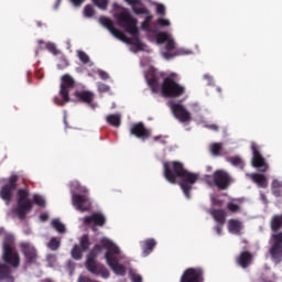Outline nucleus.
Returning <instances> with one entry per match:
<instances>
[{
  "label": "nucleus",
  "instance_id": "obj_1",
  "mask_svg": "<svg viewBox=\"0 0 282 282\" xmlns=\"http://www.w3.org/2000/svg\"><path fill=\"white\" fill-rule=\"evenodd\" d=\"M117 19L119 23H121L122 26H124L126 32L131 34L132 39L127 36L124 32L116 29L113 26V21L107 17H100L99 22L104 25V28H107V30L118 39L119 41H122L123 43H128V45H134L138 50H142V43H140V32L138 31V20H135L133 17H131V13L127 11H122L117 15Z\"/></svg>",
  "mask_w": 282,
  "mask_h": 282
},
{
  "label": "nucleus",
  "instance_id": "obj_2",
  "mask_svg": "<svg viewBox=\"0 0 282 282\" xmlns=\"http://www.w3.org/2000/svg\"><path fill=\"white\" fill-rule=\"evenodd\" d=\"M14 235L4 234L2 240L3 262H0V282H15L17 279L12 275V268L17 270L21 265V254L17 251Z\"/></svg>",
  "mask_w": 282,
  "mask_h": 282
},
{
  "label": "nucleus",
  "instance_id": "obj_3",
  "mask_svg": "<svg viewBox=\"0 0 282 282\" xmlns=\"http://www.w3.org/2000/svg\"><path fill=\"white\" fill-rule=\"evenodd\" d=\"M164 177L170 184H177L181 186L185 197L191 199V191L193 185L199 180V175L193 172H188L184 169V163L180 161L165 162L163 164Z\"/></svg>",
  "mask_w": 282,
  "mask_h": 282
},
{
  "label": "nucleus",
  "instance_id": "obj_4",
  "mask_svg": "<svg viewBox=\"0 0 282 282\" xmlns=\"http://www.w3.org/2000/svg\"><path fill=\"white\" fill-rule=\"evenodd\" d=\"M100 245H95L94 248L89 251L87 259L96 260L98 254L102 252V248H105V259L107 265L117 274L118 276H124L127 274V267L120 263L118 256L120 254V248L113 243L109 238H101Z\"/></svg>",
  "mask_w": 282,
  "mask_h": 282
},
{
  "label": "nucleus",
  "instance_id": "obj_5",
  "mask_svg": "<svg viewBox=\"0 0 282 282\" xmlns=\"http://www.w3.org/2000/svg\"><path fill=\"white\" fill-rule=\"evenodd\" d=\"M100 245H95L94 248L89 251L87 259L96 260L98 254L102 252V248H105V259L107 265L117 274L118 276H124L127 274V267L120 263L118 256L120 254V248L113 243L109 238H101Z\"/></svg>",
  "mask_w": 282,
  "mask_h": 282
},
{
  "label": "nucleus",
  "instance_id": "obj_6",
  "mask_svg": "<svg viewBox=\"0 0 282 282\" xmlns=\"http://www.w3.org/2000/svg\"><path fill=\"white\" fill-rule=\"evenodd\" d=\"M100 245H95L94 248L89 251L87 259L96 260L98 254L102 252V248H105V259L107 265L117 274L118 276H124L127 274V267L120 263L118 256L120 254V248L113 243L109 238H101Z\"/></svg>",
  "mask_w": 282,
  "mask_h": 282
},
{
  "label": "nucleus",
  "instance_id": "obj_7",
  "mask_svg": "<svg viewBox=\"0 0 282 282\" xmlns=\"http://www.w3.org/2000/svg\"><path fill=\"white\" fill-rule=\"evenodd\" d=\"M282 228V215L274 216L271 220V230L279 232ZM273 243L270 248V254L275 263L282 261V232L272 235Z\"/></svg>",
  "mask_w": 282,
  "mask_h": 282
},
{
  "label": "nucleus",
  "instance_id": "obj_8",
  "mask_svg": "<svg viewBox=\"0 0 282 282\" xmlns=\"http://www.w3.org/2000/svg\"><path fill=\"white\" fill-rule=\"evenodd\" d=\"M33 207L34 202L30 199V191L28 188L18 189L17 208L13 209V213L18 215L21 221L28 217V213H31Z\"/></svg>",
  "mask_w": 282,
  "mask_h": 282
},
{
  "label": "nucleus",
  "instance_id": "obj_9",
  "mask_svg": "<svg viewBox=\"0 0 282 282\" xmlns=\"http://www.w3.org/2000/svg\"><path fill=\"white\" fill-rule=\"evenodd\" d=\"M161 91L164 98H180L186 94V87L175 82L173 75H170L163 79Z\"/></svg>",
  "mask_w": 282,
  "mask_h": 282
},
{
  "label": "nucleus",
  "instance_id": "obj_10",
  "mask_svg": "<svg viewBox=\"0 0 282 282\" xmlns=\"http://www.w3.org/2000/svg\"><path fill=\"white\" fill-rule=\"evenodd\" d=\"M205 181L208 186H216L218 191H226L230 186L232 178L228 172L217 170L214 175H206Z\"/></svg>",
  "mask_w": 282,
  "mask_h": 282
},
{
  "label": "nucleus",
  "instance_id": "obj_11",
  "mask_svg": "<svg viewBox=\"0 0 282 282\" xmlns=\"http://www.w3.org/2000/svg\"><path fill=\"white\" fill-rule=\"evenodd\" d=\"M61 89L59 95L63 97V100L58 97H55V105H59V107H64L65 102H69V89H74L76 86V80L69 74H65L61 77Z\"/></svg>",
  "mask_w": 282,
  "mask_h": 282
},
{
  "label": "nucleus",
  "instance_id": "obj_12",
  "mask_svg": "<svg viewBox=\"0 0 282 282\" xmlns=\"http://www.w3.org/2000/svg\"><path fill=\"white\" fill-rule=\"evenodd\" d=\"M19 175L12 174L7 180V183L0 187V198L6 202L7 206H10L14 197V192L18 188Z\"/></svg>",
  "mask_w": 282,
  "mask_h": 282
},
{
  "label": "nucleus",
  "instance_id": "obj_13",
  "mask_svg": "<svg viewBox=\"0 0 282 282\" xmlns=\"http://www.w3.org/2000/svg\"><path fill=\"white\" fill-rule=\"evenodd\" d=\"M170 107L174 118L180 120V122H191V112L182 105V102H175L173 100L169 101Z\"/></svg>",
  "mask_w": 282,
  "mask_h": 282
},
{
  "label": "nucleus",
  "instance_id": "obj_14",
  "mask_svg": "<svg viewBox=\"0 0 282 282\" xmlns=\"http://www.w3.org/2000/svg\"><path fill=\"white\" fill-rule=\"evenodd\" d=\"M20 250L24 256L26 265H32L39 261V251L30 242H20Z\"/></svg>",
  "mask_w": 282,
  "mask_h": 282
},
{
  "label": "nucleus",
  "instance_id": "obj_15",
  "mask_svg": "<svg viewBox=\"0 0 282 282\" xmlns=\"http://www.w3.org/2000/svg\"><path fill=\"white\" fill-rule=\"evenodd\" d=\"M180 282H204V268H187L181 275Z\"/></svg>",
  "mask_w": 282,
  "mask_h": 282
},
{
  "label": "nucleus",
  "instance_id": "obj_16",
  "mask_svg": "<svg viewBox=\"0 0 282 282\" xmlns=\"http://www.w3.org/2000/svg\"><path fill=\"white\" fill-rule=\"evenodd\" d=\"M72 202L74 208L79 210V213H87L91 208V202H89V198L85 194H73Z\"/></svg>",
  "mask_w": 282,
  "mask_h": 282
},
{
  "label": "nucleus",
  "instance_id": "obj_17",
  "mask_svg": "<svg viewBox=\"0 0 282 282\" xmlns=\"http://www.w3.org/2000/svg\"><path fill=\"white\" fill-rule=\"evenodd\" d=\"M251 151L253 153L252 156V166L254 169L261 171V173H265L268 171V163H265V159L261 155V152H259V149L257 148V143H251Z\"/></svg>",
  "mask_w": 282,
  "mask_h": 282
},
{
  "label": "nucleus",
  "instance_id": "obj_18",
  "mask_svg": "<svg viewBox=\"0 0 282 282\" xmlns=\"http://www.w3.org/2000/svg\"><path fill=\"white\" fill-rule=\"evenodd\" d=\"M131 135L139 138V140H149L151 138V131L144 127V123L138 122L130 129Z\"/></svg>",
  "mask_w": 282,
  "mask_h": 282
},
{
  "label": "nucleus",
  "instance_id": "obj_19",
  "mask_svg": "<svg viewBox=\"0 0 282 282\" xmlns=\"http://www.w3.org/2000/svg\"><path fill=\"white\" fill-rule=\"evenodd\" d=\"M85 226L94 224V226H99L100 228L107 224V218L101 213H93L90 216L84 217Z\"/></svg>",
  "mask_w": 282,
  "mask_h": 282
},
{
  "label": "nucleus",
  "instance_id": "obj_20",
  "mask_svg": "<svg viewBox=\"0 0 282 282\" xmlns=\"http://www.w3.org/2000/svg\"><path fill=\"white\" fill-rule=\"evenodd\" d=\"M156 43L159 45L165 44L166 52H173L175 50V40L171 37V35L167 32H160L156 34Z\"/></svg>",
  "mask_w": 282,
  "mask_h": 282
},
{
  "label": "nucleus",
  "instance_id": "obj_21",
  "mask_svg": "<svg viewBox=\"0 0 282 282\" xmlns=\"http://www.w3.org/2000/svg\"><path fill=\"white\" fill-rule=\"evenodd\" d=\"M142 249V257H149L153 250H155V246H158V241L153 238H149L140 242Z\"/></svg>",
  "mask_w": 282,
  "mask_h": 282
},
{
  "label": "nucleus",
  "instance_id": "obj_22",
  "mask_svg": "<svg viewBox=\"0 0 282 282\" xmlns=\"http://www.w3.org/2000/svg\"><path fill=\"white\" fill-rule=\"evenodd\" d=\"M75 96L80 100V102H85L86 105H91L94 102V98H96V95L89 90L76 91Z\"/></svg>",
  "mask_w": 282,
  "mask_h": 282
},
{
  "label": "nucleus",
  "instance_id": "obj_23",
  "mask_svg": "<svg viewBox=\"0 0 282 282\" xmlns=\"http://www.w3.org/2000/svg\"><path fill=\"white\" fill-rule=\"evenodd\" d=\"M251 261H252V253H250V251H242L237 258L238 265H240V268H243V269L248 268Z\"/></svg>",
  "mask_w": 282,
  "mask_h": 282
},
{
  "label": "nucleus",
  "instance_id": "obj_24",
  "mask_svg": "<svg viewBox=\"0 0 282 282\" xmlns=\"http://www.w3.org/2000/svg\"><path fill=\"white\" fill-rule=\"evenodd\" d=\"M228 230L231 232V235H241V230H243V224L237 219H229Z\"/></svg>",
  "mask_w": 282,
  "mask_h": 282
},
{
  "label": "nucleus",
  "instance_id": "obj_25",
  "mask_svg": "<svg viewBox=\"0 0 282 282\" xmlns=\"http://www.w3.org/2000/svg\"><path fill=\"white\" fill-rule=\"evenodd\" d=\"M209 215H212L213 219H215L220 226H224V224H226L225 209H212L209 212Z\"/></svg>",
  "mask_w": 282,
  "mask_h": 282
},
{
  "label": "nucleus",
  "instance_id": "obj_26",
  "mask_svg": "<svg viewBox=\"0 0 282 282\" xmlns=\"http://www.w3.org/2000/svg\"><path fill=\"white\" fill-rule=\"evenodd\" d=\"M102 265H99L98 262L94 259H87L86 260V270L90 272V274H95L96 276L100 275V268Z\"/></svg>",
  "mask_w": 282,
  "mask_h": 282
},
{
  "label": "nucleus",
  "instance_id": "obj_27",
  "mask_svg": "<svg viewBox=\"0 0 282 282\" xmlns=\"http://www.w3.org/2000/svg\"><path fill=\"white\" fill-rule=\"evenodd\" d=\"M251 180L254 182L260 188H268V178L263 174L253 173L251 174Z\"/></svg>",
  "mask_w": 282,
  "mask_h": 282
},
{
  "label": "nucleus",
  "instance_id": "obj_28",
  "mask_svg": "<svg viewBox=\"0 0 282 282\" xmlns=\"http://www.w3.org/2000/svg\"><path fill=\"white\" fill-rule=\"evenodd\" d=\"M106 122L108 124H110V127H115L116 129H118V127H120V124H122V117L118 113L108 115L106 117Z\"/></svg>",
  "mask_w": 282,
  "mask_h": 282
},
{
  "label": "nucleus",
  "instance_id": "obj_29",
  "mask_svg": "<svg viewBox=\"0 0 282 282\" xmlns=\"http://www.w3.org/2000/svg\"><path fill=\"white\" fill-rule=\"evenodd\" d=\"M147 83L152 94H158L160 91V83L158 82V77L152 76L150 78H147Z\"/></svg>",
  "mask_w": 282,
  "mask_h": 282
},
{
  "label": "nucleus",
  "instance_id": "obj_30",
  "mask_svg": "<svg viewBox=\"0 0 282 282\" xmlns=\"http://www.w3.org/2000/svg\"><path fill=\"white\" fill-rule=\"evenodd\" d=\"M70 189L73 195H77L76 193H87V188L83 187L78 181H74L70 183Z\"/></svg>",
  "mask_w": 282,
  "mask_h": 282
},
{
  "label": "nucleus",
  "instance_id": "obj_31",
  "mask_svg": "<svg viewBox=\"0 0 282 282\" xmlns=\"http://www.w3.org/2000/svg\"><path fill=\"white\" fill-rule=\"evenodd\" d=\"M90 246L91 242L89 241V236L84 235L79 240V248L83 250V252H87Z\"/></svg>",
  "mask_w": 282,
  "mask_h": 282
},
{
  "label": "nucleus",
  "instance_id": "obj_32",
  "mask_svg": "<svg viewBox=\"0 0 282 282\" xmlns=\"http://www.w3.org/2000/svg\"><path fill=\"white\" fill-rule=\"evenodd\" d=\"M51 224H52V227L56 231H58L61 235L65 234L66 228H65V225H63V223H61V220L53 219Z\"/></svg>",
  "mask_w": 282,
  "mask_h": 282
},
{
  "label": "nucleus",
  "instance_id": "obj_33",
  "mask_svg": "<svg viewBox=\"0 0 282 282\" xmlns=\"http://www.w3.org/2000/svg\"><path fill=\"white\" fill-rule=\"evenodd\" d=\"M47 248H50V250L56 251L61 248V239L53 237L51 238V240L47 243Z\"/></svg>",
  "mask_w": 282,
  "mask_h": 282
},
{
  "label": "nucleus",
  "instance_id": "obj_34",
  "mask_svg": "<svg viewBox=\"0 0 282 282\" xmlns=\"http://www.w3.org/2000/svg\"><path fill=\"white\" fill-rule=\"evenodd\" d=\"M70 254L73 259H76V260L83 259V249L80 248V246L75 245L70 251Z\"/></svg>",
  "mask_w": 282,
  "mask_h": 282
},
{
  "label": "nucleus",
  "instance_id": "obj_35",
  "mask_svg": "<svg viewBox=\"0 0 282 282\" xmlns=\"http://www.w3.org/2000/svg\"><path fill=\"white\" fill-rule=\"evenodd\" d=\"M151 21H153V15L148 14V17L141 23L142 30H145V32H151Z\"/></svg>",
  "mask_w": 282,
  "mask_h": 282
},
{
  "label": "nucleus",
  "instance_id": "obj_36",
  "mask_svg": "<svg viewBox=\"0 0 282 282\" xmlns=\"http://www.w3.org/2000/svg\"><path fill=\"white\" fill-rule=\"evenodd\" d=\"M33 202L36 204V206H40V208H45V198H43V196L34 194Z\"/></svg>",
  "mask_w": 282,
  "mask_h": 282
},
{
  "label": "nucleus",
  "instance_id": "obj_37",
  "mask_svg": "<svg viewBox=\"0 0 282 282\" xmlns=\"http://www.w3.org/2000/svg\"><path fill=\"white\" fill-rule=\"evenodd\" d=\"M223 145L221 143H213L210 145L212 154H214L216 158L220 155Z\"/></svg>",
  "mask_w": 282,
  "mask_h": 282
},
{
  "label": "nucleus",
  "instance_id": "obj_38",
  "mask_svg": "<svg viewBox=\"0 0 282 282\" xmlns=\"http://www.w3.org/2000/svg\"><path fill=\"white\" fill-rule=\"evenodd\" d=\"M230 163L234 166H238L239 169H243V166H245L243 160H241V158H239V156L231 158Z\"/></svg>",
  "mask_w": 282,
  "mask_h": 282
},
{
  "label": "nucleus",
  "instance_id": "obj_39",
  "mask_svg": "<svg viewBox=\"0 0 282 282\" xmlns=\"http://www.w3.org/2000/svg\"><path fill=\"white\" fill-rule=\"evenodd\" d=\"M227 210H229V213H234V214L239 213L241 210V206L239 204L228 203Z\"/></svg>",
  "mask_w": 282,
  "mask_h": 282
},
{
  "label": "nucleus",
  "instance_id": "obj_40",
  "mask_svg": "<svg viewBox=\"0 0 282 282\" xmlns=\"http://www.w3.org/2000/svg\"><path fill=\"white\" fill-rule=\"evenodd\" d=\"M93 3L100 8V10H107V6H109V0H93Z\"/></svg>",
  "mask_w": 282,
  "mask_h": 282
},
{
  "label": "nucleus",
  "instance_id": "obj_41",
  "mask_svg": "<svg viewBox=\"0 0 282 282\" xmlns=\"http://www.w3.org/2000/svg\"><path fill=\"white\" fill-rule=\"evenodd\" d=\"M132 11L134 12V14H151V12L149 11V9L141 7V8H137L135 6L132 7Z\"/></svg>",
  "mask_w": 282,
  "mask_h": 282
},
{
  "label": "nucleus",
  "instance_id": "obj_42",
  "mask_svg": "<svg viewBox=\"0 0 282 282\" xmlns=\"http://www.w3.org/2000/svg\"><path fill=\"white\" fill-rule=\"evenodd\" d=\"M78 58L82 63H84V65H87V63H89V55H87V53L83 51L78 52Z\"/></svg>",
  "mask_w": 282,
  "mask_h": 282
},
{
  "label": "nucleus",
  "instance_id": "obj_43",
  "mask_svg": "<svg viewBox=\"0 0 282 282\" xmlns=\"http://www.w3.org/2000/svg\"><path fill=\"white\" fill-rule=\"evenodd\" d=\"M94 13H95L94 7L90 6V4H87V6L85 7V9H84V14H85V17H88V18L94 17Z\"/></svg>",
  "mask_w": 282,
  "mask_h": 282
},
{
  "label": "nucleus",
  "instance_id": "obj_44",
  "mask_svg": "<svg viewBox=\"0 0 282 282\" xmlns=\"http://www.w3.org/2000/svg\"><path fill=\"white\" fill-rule=\"evenodd\" d=\"M97 88H98V91H100V94H107V91H109L110 89V87L104 83H98Z\"/></svg>",
  "mask_w": 282,
  "mask_h": 282
},
{
  "label": "nucleus",
  "instance_id": "obj_45",
  "mask_svg": "<svg viewBox=\"0 0 282 282\" xmlns=\"http://www.w3.org/2000/svg\"><path fill=\"white\" fill-rule=\"evenodd\" d=\"M158 25H160L161 28H169L171 26V21L160 18L156 20Z\"/></svg>",
  "mask_w": 282,
  "mask_h": 282
},
{
  "label": "nucleus",
  "instance_id": "obj_46",
  "mask_svg": "<svg viewBox=\"0 0 282 282\" xmlns=\"http://www.w3.org/2000/svg\"><path fill=\"white\" fill-rule=\"evenodd\" d=\"M46 48L48 50V52H51L54 56H58V54H61V51H58V48H56V45L54 44H47Z\"/></svg>",
  "mask_w": 282,
  "mask_h": 282
},
{
  "label": "nucleus",
  "instance_id": "obj_47",
  "mask_svg": "<svg viewBox=\"0 0 282 282\" xmlns=\"http://www.w3.org/2000/svg\"><path fill=\"white\" fill-rule=\"evenodd\" d=\"M99 274L102 276V279H109L110 275L109 270L102 265L99 269Z\"/></svg>",
  "mask_w": 282,
  "mask_h": 282
},
{
  "label": "nucleus",
  "instance_id": "obj_48",
  "mask_svg": "<svg viewBox=\"0 0 282 282\" xmlns=\"http://www.w3.org/2000/svg\"><path fill=\"white\" fill-rule=\"evenodd\" d=\"M171 51H167L166 53L163 54L164 58H166V61H171V58H175V56H180V54H182V52H177L175 54L170 53Z\"/></svg>",
  "mask_w": 282,
  "mask_h": 282
},
{
  "label": "nucleus",
  "instance_id": "obj_49",
  "mask_svg": "<svg viewBox=\"0 0 282 282\" xmlns=\"http://www.w3.org/2000/svg\"><path fill=\"white\" fill-rule=\"evenodd\" d=\"M156 12L161 17H164V14H166V7H164V4H158L156 6Z\"/></svg>",
  "mask_w": 282,
  "mask_h": 282
},
{
  "label": "nucleus",
  "instance_id": "obj_50",
  "mask_svg": "<svg viewBox=\"0 0 282 282\" xmlns=\"http://www.w3.org/2000/svg\"><path fill=\"white\" fill-rule=\"evenodd\" d=\"M98 76L101 80H109V73L105 70H98Z\"/></svg>",
  "mask_w": 282,
  "mask_h": 282
},
{
  "label": "nucleus",
  "instance_id": "obj_51",
  "mask_svg": "<svg viewBox=\"0 0 282 282\" xmlns=\"http://www.w3.org/2000/svg\"><path fill=\"white\" fill-rule=\"evenodd\" d=\"M281 186H282V183L280 181L274 180L272 182V189L281 188Z\"/></svg>",
  "mask_w": 282,
  "mask_h": 282
},
{
  "label": "nucleus",
  "instance_id": "obj_52",
  "mask_svg": "<svg viewBox=\"0 0 282 282\" xmlns=\"http://www.w3.org/2000/svg\"><path fill=\"white\" fill-rule=\"evenodd\" d=\"M78 282H96L85 275H80L79 279H78Z\"/></svg>",
  "mask_w": 282,
  "mask_h": 282
},
{
  "label": "nucleus",
  "instance_id": "obj_53",
  "mask_svg": "<svg viewBox=\"0 0 282 282\" xmlns=\"http://www.w3.org/2000/svg\"><path fill=\"white\" fill-rule=\"evenodd\" d=\"M207 129H210V131H219V126L217 124H207Z\"/></svg>",
  "mask_w": 282,
  "mask_h": 282
},
{
  "label": "nucleus",
  "instance_id": "obj_54",
  "mask_svg": "<svg viewBox=\"0 0 282 282\" xmlns=\"http://www.w3.org/2000/svg\"><path fill=\"white\" fill-rule=\"evenodd\" d=\"M40 219L42 221H47L50 219V215H47V213H43L40 215Z\"/></svg>",
  "mask_w": 282,
  "mask_h": 282
},
{
  "label": "nucleus",
  "instance_id": "obj_55",
  "mask_svg": "<svg viewBox=\"0 0 282 282\" xmlns=\"http://www.w3.org/2000/svg\"><path fill=\"white\" fill-rule=\"evenodd\" d=\"M126 2L132 6L133 8L134 6H138V3H140V0H126Z\"/></svg>",
  "mask_w": 282,
  "mask_h": 282
},
{
  "label": "nucleus",
  "instance_id": "obj_56",
  "mask_svg": "<svg viewBox=\"0 0 282 282\" xmlns=\"http://www.w3.org/2000/svg\"><path fill=\"white\" fill-rule=\"evenodd\" d=\"M205 80H207L208 85H213V76L206 74L204 75Z\"/></svg>",
  "mask_w": 282,
  "mask_h": 282
},
{
  "label": "nucleus",
  "instance_id": "obj_57",
  "mask_svg": "<svg viewBox=\"0 0 282 282\" xmlns=\"http://www.w3.org/2000/svg\"><path fill=\"white\" fill-rule=\"evenodd\" d=\"M46 261H48V263H52V261H56V256H54V254H48V256L46 257Z\"/></svg>",
  "mask_w": 282,
  "mask_h": 282
},
{
  "label": "nucleus",
  "instance_id": "obj_58",
  "mask_svg": "<svg viewBox=\"0 0 282 282\" xmlns=\"http://www.w3.org/2000/svg\"><path fill=\"white\" fill-rule=\"evenodd\" d=\"M132 282H142V276L141 275H138V274H134L132 276Z\"/></svg>",
  "mask_w": 282,
  "mask_h": 282
},
{
  "label": "nucleus",
  "instance_id": "obj_59",
  "mask_svg": "<svg viewBox=\"0 0 282 282\" xmlns=\"http://www.w3.org/2000/svg\"><path fill=\"white\" fill-rule=\"evenodd\" d=\"M73 2V4H75L76 7L78 6H83V3H85V0H70Z\"/></svg>",
  "mask_w": 282,
  "mask_h": 282
},
{
  "label": "nucleus",
  "instance_id": "obj_60",
  "mask_svg": "<svg viewBox=\"0 0 282 282\" xmlns=\"http://www.w3.org/2000/svg\"><path fill=\"white\" fill-rule=\"evenodd\" d=\"M221 226L224 225L218 224L217 226H215L214 230L217 232V235H221V230H223Z\"/></svg>",
  "mask_w": 282,
  "mask_h": 282
},
{
  "label": "nucleus",
  "instance_id": "obj_61",
  "mask_svg": "<svg viewBox=\"0 0 282 282\" xmlns=\"http://www.w3.org/2000/svg\"><path fill=\"white\" fill-rule=\"evenodd\" d=\"M272 193H273V195H274L275 197H281V189H278V188L272 189Z\"/></svg>",
  "mask_w": 282,
  "mask_h": 282
},
{
  "label": "nucleus",
  "instance_id": "obj_62",
  "mask_svg": "<svg viewBox=\"0 0 282 282\" xmlns=\"http://www.w3.org/2000/svg\"><path fill=\"white\" fill-rule=\"evenodd\" d=\"M3 230H4L3 227H0V235L3 232Z\"/></svg>",
  "mask_w": 282,
  "mask_h": 282
},
{
  "label": "nucleus",
  "instance_id": "obj_63",
  "mask_svg": "<svg viewBox=\"0 0 282 282\" xmlns=\"http://www.w3.org/2000/svg\"><path fill=\"white\" fill-rule=\"evenodd\" d=\"M217 91H221V88H217Z\"/></svg>",
  "mask_w": 282,
  "mask_h": 282
}]
</instances>
